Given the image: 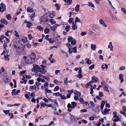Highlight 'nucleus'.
Wrapping results in <instances>:
<instances>
[{
	"label": "nucleus",
	"mask_w": 126,
	"mask_h": 126,
	"mask_svg": "<svg viewBox=\"0 0 126 126\" xmlns=\"http://www.w3.org/2000/svg\"><path fill=\"white\" fill-rule=\"evenodd\" d=\"M72 106V109H74L76 107V103L75 102H71Z\"/></svg>",
	"instance_id": "nucleus-14"
},
{
	"label": "nucleus",
	"mask_w": 126,
	"mask_h": 126,
	"mask_svg": "<svg viewBox=\"0 0 126 126\" xmlns=\"http://www.w3.org/2000/svg\"><path fill=\"white\" fill-rule=\"evenodd\" d=\"M10 56V55H6L4 56L5 58L6 61H9V58L8 57Z\"/></svg>",
	"instance_id": "nucleus-29"
},
{
	"label": "nucleus",
	"mask_w": 126,
	"mask_h": 126,
	"mask_svg": "<svg viewBox=\"0 0 126 126\" xmlns=\"http://www.w3.org/2000/svg\"><path fill=\"white\" fill-rule=\"evenodd\" d=\"M28 38L30 40H31L32 38V36L31 34H30L28 35Z\"/></svg>",
	"instance_id": "nucleus-64"
},
{
	"label": "nucleus",
	"mask_w": 126,
	"mask_h": 126,
	"mask_svg": "<svg viewBox=\"0 0 126 126\" xmlns=\"http://www.w3.org/2000/svg\"><path fill=\"white\" fill-rule=\"evenodd\" d=\"M32 23L29 22L27 24V27L28 28H30L31 27V26L32 25Z\"/></svg>",
	"instance_id": "nucleus-16"
},
{
	"label": "nucleus",
	"mask_w": 126,
	"mask_h": 126,
	"mask_svg": "<svg viewBox=\"0 0 126 126\" xmlns=\"http://www.w3.org/2000/svg\"><path fill=\"white\" fill-rule=\"evenodd\" d=\"M49 21L51 23V25H53L56 23V22L54 21V20L53 19H50Z\"/></svg>",
	"instance_id": "nucleus-19"
},
{
	"label": "nucleus",
	"mask_w": 126,
	"mask_h": 126,
	"mask_svg": "<svg viewBox=\"0 0 126 126\" xmlns=\"http://www.w3.org/2000/svg\"><path fill=\"white\" fill-rule=\"evenodd\" d=\"M71 121L72 122H74L75 121V118L73 116V115H71L70 117Z\"/></svg>",
	"instance_id": "nucleus-39"
},
{
	"label": "nucleus",
	"mask_w": 126,
	"mask_h": 126,
	"mask_svg": "<svg viewBox=\"0 0 126 126\" xmlns=\"http://www.w3.org/2000/svg\"><path fill=\"white\" fill-rule=\"evenodd\" d=\"M3 112L6 114H7L9 113V110H4L3 111Z\"/></svg>",
	"instance_id": "nucleus-53"
},
{
	"label": "nucleus",
	"mask_w": 126,
	"mask_h": 126,
	"mask_svg": "<svg viewBox=\"0 0 126 126\" xmlns=\"http://www.w3.org/2000/svg\"><path fill=\"white\" fill-rule=\"evenodd\" d=\"M33 68H35L37 70H39L40 67L38 65L33 64Z\"/></svg>",
	"instance_id": "nucleus-15"
},
{
	"label": "nucleus",
	"mask_w": 126,
	"mask_h": 126,
	"mask_svg": "<svg viewBox=\"0 0 126 126\" xmlns=\"http://www.w3.org/2000/svg\"><path fill=\"white\" fill-rule=\"evenodd\" d=\"M59 88L58 86H56L54 89V91H56L59 90Z\"/></svg>",
	"instance_id": "nucleus-46"
},
{
	"label": "nucleus",
	"mask_w": 126,
	"mask_h": 126,
	"mask_svg": "<svg viewBox=\"0 0 126 126\" xmlns=\"http://www.w3.org/2000/svg\"><path fill=\"white\" fill-rule=\"evenodd\" d=\"M29 82L30 84H32L34 83L33 80H29Z\"/></svg>",
	"instance_id": "nucleus-59"
},
{
	"label": "nucleus",
	"mask_w": 126,
	"mask_h": 126,
	"mask_svg": "<svg viewBox=\"0 0 126 126\" xmlns=\"http://www.w3.org/2000/svg\"><path fill=\"white\" fill-rule=\"evenodd\" d=\"M86 5H88L89 7H91L93 8L94 7V5L91 1L88 2V4H86Z\"/></svg>",
	"instance_id": "nucleus-10"
},
{
	"label": "nucleus",
	"mask_w": 126,
	"mask_h": 126,
	"mask_svg": "<svg viewBox=\"0 0 126 126\" xmlns=\"http://www.w3.org/2000/svg\"><path fill=\"white\" fill-rule=\"evenodd\" d=\"M102 69H104L105 68L107 69L108 68V65H107L105 64L104 65L102 64L101 67Z\"/></svg>",
	"instance_id": "nucleus-17"
},
{
	"label": "nucleus",
	"mask_w": 126,
	"mask_h": 126,
	"mask_svg": "<svg viewBox=\"0 0 126 126\" xmlns=\"http://www.w3.org/2000/svg\"><path fill=\"white\" fill-rule=\"evenodd\" d=\"M20 90H17L16 92L14 93V94L15 95H17L18 93H19L20 92Z\"/></svg>",
	"instance_id": "nucleus-61"
},
{
	"label": "nucleus",
	"mask_w": 126,
	"mask_h": 126,
	"mask_svg": "<svg viewBox=\"0 0 126 126\" xmlns=\"http://www.w3.org/2000/svg\"><path fill=\"white\" fill-rule=\"evenodd\" d=\"M53 95H55L56 96H60V95H61V94L58 92L57 93H54Z\"/></svg>",
	"instance_id": "nucleus-30"
},
{
	"label": "nucleus",
	"mask_w": 126,
	"mask_h": 126,
	"mask_svg": "<svg viewBox=\"0 0 126 126\" xmlns=\"http://www.w3.org/2000/svg\"><path fill=\"white\" fill-rule=\"evenodd\" d=\"M80 6L79 5H77L75 7V11L76 12L79 11V7Z\"/></svg>",
	"instance_id": "nucleus-38"
},
{
	"label": "nucleus",
	"mask_w": 126,
	"mask_h": 126,
	"mask_svg": "<svg viewBox=\"0 0 126 126\" xmlns=\"http://www.w3.org/2000/svg\"><path fill=\"white\" fill-rule=\"evenodd\" d=\"M125 69V67L124 66H122L119 68V70H123Z\"/></svg>",
	"instance_id": "nucleus-60"
},
{
	"label": "nucleus",
	"mask_w": 126,
	"mask_h": 126,
	"mask_svg": "<svg viewBox=\"0 0 126 126\" xmlns=\"http://www.w3.org/2000/svg\"><path fill=\"white\" fill-rule=\"evenodd\" d=\"M68 48L69 49V53L70 54L72 53L73 51V48L72 47V46L71 47H69Z\"/></svg>",
	"instance_id": "nucleus-21"
},
{
	"label": "nucleus",
	"mask_w": 126,
	"mask_h": 126,
	"mask_svg": "<svg viewBox=\"0 0 126 126\" xmlns=\"http://www.w3.org/2000/svg\"><path fill=\"white\" fill-rule=\"evenodd\" d=\"M39 72L40 73L42 74H45V73L47 72V71L46 70H45L44 68H40L39 69Z\"/></svg>",
	"instance_id": "nucleus-6"
},
{
	"label": "nucleus",
	"mask_w": 126,
	"mask_h": 126,
	"mask_svg": "<svg viewBox=\"0 0 126 126\" xmlns=\"http://www.w3.org/2000/svg\"><path fill=\"white\" fill-rule=\"evenodd\" d=\"M73 39V37L72 36H69L68 37V41L69 42H71Z\"/></svg>",
	"instance_id": "nucleus-36"
},
{
	"label": "nucleus",
	"mask_w": 126,
	"mask_h": 126,
	"mask_svg": "<svg viewBox=\"0 0 126 126\" xmlns=\"http://www.w3.org/2000/svg\"><path fill=\"white\" fill-rule=\"evenodd\" d=\"M47 40L51 44L53 43L54 42V41L53 40H52V39L50 38H48Z\"/></svg>",
	"instance_id": "nucleus-44"
},
{
	"label": "nucleus",
	"mask_w": 126,
	"mask_h": 126,
	"mask_svg": "<svg viewBox=\"0 0 126 126\" xmlns=\"http://www.w3.org/2000/svg\"><path fill=\"white\" fill-rule=\"evenodd\" d=\"M73 20V19L72 18H70L69 19L68 22L70 23H71L72 22Z\"/></svg>",
	"instance_id": "nucleus-45"
},
{
	"label": "nucleus",
	"mask_w": 126,
	"mask_h": 126,
	"mask_svg": "<svg viewBox=\"0 0 126 126\" xmlns=\"http://www.w3.org/2000/svg\"><path fill=\"white\" fill-rule=\"evenodd\" d=\"M0 22L2 24H5L7 25L8 23V22L6 20L3 18H2L0 20Z\"/></svg>",
	"instance_id": "nucleus-8"
},
{
	"label": "nucleus",
	"mask_w": 126,
	"mask_h": 126,
	"mask_svg": "<svg viewBox=\"0 0 126 126\" xmlns=\"http://www.w3.org/2000/svg\"><path fill=\"white\" fill-rule=\"evenodd\" d=\"M86 62L87 63L89 64H91L92 63L91 61L90 60H89V59H87V61H86Z\"/></svg>",
	"instance_id": "nucleus-51"
},
{
	"label": "nucleus",
	"mask_w": 126,
	"mask_h": 126,
	"mask_svg": "<svg viewBox=\"0 0 126 126\" xmlns=\"http://www.w3.org/2000/svg\"><path fill=\"white\" fill-rule=\"evenodd\" d=\"M101 112L103 114L105 115L108 113V111H107V109L105 108L104 109V111L102 110Z\"/></svg>",
	"instance_id": "nucleus-11"
},
{
	"label": "nucleus",
	"mask_w": 126,
	"mask_h": 126,
	"mask_svg": "<svg viewBox=\"0 0 126 126\" xmlns=\"http://www.w3.org/2000/svg\"><path fill=\"white\" fill-rule=\"evenodd\" d=\"M75 22L76 23L78 22H80V19H79L78 17H76L75 18Z\"/></svg>",
	"instance_id": "nucleus-32"
},
{
	"label": "nucleus",
	"mask_w": 126,
	"mask_h": 126,
	"mask_svg": "<svg viewBox=\"0 0 126 126\" xmlns=\"http://www.w3.org/2000/svg\"><path fill=\"white\" fill-rule=\"evenodd\" d=\"M89 34H91L93 36H95L96 35L95 33L91 30L89 31Z\"/></svg>",
	"instance_id": "nucleus-33"
},
{
	"label": "nucleus",
	"mask_w": 126,
	"mask_h": 126,
	"mask_svg": "<svg viewBox=\"0 0 126 126\" xmlns=\"http://www.w3.org/2000/svg\"><path fill=\"white\" fill-rule=\"evenodd\" d=\"M109 45L108 46V48H111L110 50H113V47L112 46V43L111 42H110L109 43Z\"/></svg>",
	"instance_id": "nucleus-12"
},
{
	"label": "nucleus",
	"mask_w": 126,
	"mask_h": 126,
	"mask_svg": "<svg viewBox=\"0 0 126 126\" xmlns=\"http://www.w3.org/2000/svg\"><path fill=\"white\" fill-rule=\"evenodd\" d=\"M3 82L5 84L8 83L10 81V80L8 78L4 77L3 78Z\"/></svg>",
	"instance_id": "nucleus-4"
},
{
	"label": "nucleus",
	"mask_w": 126,
	"mask_h": 126,
	"mask_svg": "<svg viewBox=\"0 0 126 126\" xmlns=\"http://www.w3.org/2000/svg\"><path fill=\"white\" fill-rule=\"evenodd\" d=\"M60 25H58L57 24H55L53 26H51L50 28L52 31H54L56 30L57 27L60 26Z\"/></svg>",
	"instance_id": "nucleus-3"
},
{
	"label": "nucleus",
	"mask_w": 126,
	"mask_h": 126,
	"mask_svg": "<svg viewBox=\"0 0 126 126\" xmlns=\"http://www.w3.org/2000/svg\"><path fill=\"white\" fill-rule=\"evenodd\" d=\"M92 27H94L95 29H100V27H99L98 26L94 25H93V26H92Z\"/></svg>",
	"instance_id": "nucleus-49"
},
{
	"label": "nucleus",
	"mask_w": 126,
	"mask_h": 126,
	"mask_svg": "<svg viewBox=\"0 0 126 126\" xmlns=\"http://www.w3.org/2000/svg\"><path fill=\"white\" fill-rule=\"evenodd\" d=\"M99 22L100 24L103 25L104 27H107V25L105 24L104 21L102 19H101L99 20Z\"/></svg>",
	"instance_id": "nucleus-7"
},
{
	"label": "nucleus",
	"mask_w": 126,
	"mask_h": 126,
	"mask_svg": "<svg viewBox=\"0 0 126 126\" xmlns=\"http://www.w3.org/2000/svg\"><path fill=\"white\" fill-rule=\"evenodd\" d=\"M60 96L61 98L62 99H66V97L64 95H62V94L61 95H60Z\"/></svg>",
	"instance_id": "nucleus-56"
},
{
	"label": "nucleus",
	"mask_w": 126,
	"mask_h": 126,
	"mask_svg": "<svg viewBox=\"0 0 126 126\" xmlns=\"http://www.w3.org/2000/svg\"><path fill=\"white\" fill-rule=\"evenodd\" d=\"M95 65L94 64H93L92 65H90L89 67V69L91 70H92L94 68Z\"/></svg>",
	"instance_id": "nucleus-47"
},
{
	"label": "nucleus",
	"mask_w": 126,
	"mask_h": 126,
	"mask_svg": "<svg viewBox=\"0 0 126 126\" xmlns=\"http://www.w3.org/2000/svg\"><path fill=\"white\" fill-rule=\"evenodd\" d=\"M34 93V92H33L31 93V97H35V95Z\"/></svg>",
	"instance_id": "nucleus-63"
},
{
	"label": "nucleus",
	"mask_w": 126,
	"mask_h": 126,
	"mask_svg": "<svg viewBox=\"0 0 126 126\" xmlns=\"http://www.w3.org/2000/svg\"><path fill=\"white\" fill-rule=\"evenodd\" d=\"M15 36L16 37H19V35L18 34V33L16 31H15Z\"/></svg>",
	"instance_id": "nucleus-57"
},
{
	"label": "nucleus",
	"mask_w": 126,
	"mask_h": 126,
	"mask_svg": "<svg viewBox=\"0 0 126 126\" xmlns=\"http://www.w3.org/2000/svg\"><path fill=\"white\" fill-rule=\"evenodd\" d=\"M44 32L45 34H47L49 32V30L48 28H46L44 30Z\"/></svg>",
	"instance_id": "nucleus-28"
},
{
	"label": "nucleus",
	"mask_w": 126,
	"mask_h": 126,
	"mask_svg": "<svg viewBox=\"0 0 126 126\" xmlns=\"http://www.w3.org/2000/svg\"><path fill=\"white\" fill-rule=\"evenodd\" d=\"M0 12H3L6 10V5L3 3H1L0 4Z\"/></svg>",
	"instance_id": "nucleus-2"
},
{
	"label": "nucleus",
	"mask_w": 126,
	"mask_h": 126,
	"mask_svg": "<svg viewBox=\"0 0 126 126\" xmlns=\"http://www.w3.org/2000/svg\"><path fill=\"white\" fill-rule=\"evenodd\" d=\"M102 103L101 104L100 107L101 108V110H102L103 108L104 105L105 104V103L104 102V101L103 100L102 101Z\"/></svg>",
	"instance_id": "nucleus-23"
},
{
	"label": "nucleus",
	"mask_w": 126,
	"mask_h": 126,
	"mask_svg": "<svg viewBox=\"0 0 126 126\" xmlns=\"http://www.w3.org/2000/svg\"><path fill=\"white\" fill-rule=\"evenodd\" d=\"M71 44L73 45H74L76 44V41L74 40H72L71 41Z\"/></svg>",
	"instance_id": "nucleus-50"
},
{
	"label": "nucleus",
	"mask_w": 126,
	"mask_h": 126,
	"mask_svg": "<svg viewBox=\"0 0 126 126\" xmlns=\"http://www.w3.org/2000/svg\"><path fill=\"white\" fill-rule=\"evenodd\" d=\"M45 23V20H43L42 19L40 20V24H43Z\"/></svg>",
	"instance_id": "nucleus-54"
},
{
	"label": "nucleus",
	"mask_w": 126,
	"mask_h": 126,
	"mask_svg": "<svg viewBox=\"0 0 126 126\" xmlns=\"http://www.w3.org/2000/svg\"><path fill=\"white\" fill-rule=\"evenodd\" d=\"M70 28V26L68 25H67L65 26V30L67 32H68L69 31V28Z\"/></svg>",
	"instance_id": "nucleus-18"
},
{
	"label": "nucleus",
	"mask_w": 126,
	"mask_h": 126,
	"mask_svg": "<svg viewBox=\"0 0 126 126\" xmlns=\"http://www.w3.org/2000/svg\"><path fill=\"white\" fill-rule=\"evenodd\" d=\"M73 52L74 53H76L77 52V47H74L73 48Z\"/></svg>",
	"instance_id": "nucleus-55"
},
{
	"label": "nucleus",
	"mask_w": 126,
	"mask_h": 126,
	"mask_svg": "<svg viewBox=\"0 0 126 126\" xmlns=\"http://www.w3.org/2000/svg\"><path fill=\"white\" fill-rule=\"evenodd\" d=\"M37 28L40 31H42L43 30V28L40 26H37Z\"/></svg>",
	"instance_id": "nucleus-34"
},
{
	"label": "nucleus",
	"mask_w": 126,
	"mask_h": 126,
	"mask_svg": "<svg viewBox=\"0 0 126 126\" xmlns=\"http://www.w3.org/2000/svg\"><path fill=\"white\" fill-rule=\"evenodd\" d=\"M27 10L29 12H32L33 11V8L30 7H28L27 9Z\"/></svg>",
	"instance_id": "nucleus-13"
},
{
	"label": "nucleus",
	"mask_w": 126,
	"mask_h": 126,
	"mask_svg": "<svg viewBox=\"0 0 126 126\" xmlns=\"http://www.w3.org/2000/svg\"><path fill=\"white\" fill-rule=\"evenodd\" d=\"M6 17L7 19L10 20L11 19V17L10 15L9 14H8L6 15Z\"/></svg>",
	"instance_id": "nucleus-37"
},
{
	"label": "nucleus",
	"mask_w": 126,
	"mask_h": 126,
	"mask_svg": "<svg viewBox=\"0 0 126 126\" xmlns=\"http://www.w3.org/2000/svg\"><path fill=\"white\" fill-rule=\"evenodd\" d=\"M79 101L82 104H84V101L83 98H79Z\"/></svg>",
	"instance_id": "nucleus-35"
},
{
	"label": "nucleus",
	"mask_w": 126,
	"mask_h": 126,
	"mask_svg": "<svg viewBox=\"0 0 126 126\" xmlns=\"http://www.w3.org/2000/svg\"><path fill=\"white\" fill-rule=\"evenodd\" d=\"M121 10L125 14H126V10L125 8H121Z\"/></svg>",
	"instance_id": "nucleus-43"
},
{
	"label": "nucleus",
	"mask_w": 126,
	"mask_h": 126,
	"mask_svg": "<svg viewBox=\"0 0 126 126\" xmlns=\"http://www.w3.org/2000/svg\"><path fill=\"white\" fill-rule=\"evenodd\" d=\"M5 36H4L3 35H1L0 36V40H3L4 38H5Z\"/></svg>",
	"instance_id": "nucleus-48"
},
{
	"label": "nucleus",
	"mask_w": 126,
	"mask_h": 126,
	"mask_svg": "<svg viewBox=\"0 0 126 126\" xmlns=\"http://www.w3.org/2000/svg\"><path fill=\"white\" fill-rule=\"evenodd\" d=\"M104 88L103 89L105 91H106L107 92H109V90L108 89V87L106 85H104Z\"/></svg>",
	"instance_id": "nucleus-26"
},
{
	"label": "nucleus",
	"mask_w": 126,
	"mask_h": 126,
	"mask_svg": "<svg viewBox=\"0 0 126 126\" xmlns=\"http://www.w3.org/2000/svg\"><path fill=\"white\" fill-rule=\"evenodd\" d=\"M55 15V13H52L50 14V18H53Z\"/></svg>",
	"instance_id": "nucleus-41"
},
{
	"label": "nucleus",
	"mask_w": 126,
	"mask_h": 126,
	"mask_svg": "<svg viewBox=\"0 0 126 126\" xmlns=\"http://www.w3.org/2000/svg\"><path fill=\"white\" fill-rule=\"evenodd\" d=\"M108 1L109 4H110L111 6L112 7L113 9H114L115 10V8L112 5L111 3V2L109 0H108Z\"/></svg>",
	"instance_id": "nucleus-62"
},
{
	"label": "nucleus",
	"mask_w": 126,
	"mask_h": 126,
	"mask_svg": "<svg viewBox=\"0 0 126 126\" xmlns=\"http://www.w3.org/2000/svg\"><path fill=\"white\" fill-rule=\"evenodd\" d=\"M119 79L121 80L120 82L121 83H122L124 81V79L123 77V75L122 74H121L119 75Z\"/></svg>",
	"instance_id": "nucleus-9"
},
{
	"label": "nucleus",
	"mask_w": 126,
	"mask_h": 126,
	"mask_svg": "<svg viewBox=\"0 0 126 126\" xmlns=\"http://www.w3.org/2000/svg\"><path fill=\"white\" fill-rule=\"evenodd\" d=\"M99 96L100 97H102L103 96V93L100 91L99 92Z\"/></svg>",
	"instance_id": "nucleus-52"
},
{
	"label": "nucleus",
	"mask_w": 126,
	"mask_h": 126,
	"mask_svg": "<svg viewBox=\"0 0 126 126\" xmlns=\"http://www.w3.org/2000/svg\"><path fill=\"white\" fill-rule=\"evenodd\" d=\"M26 72V71L24 70L20 72L19 73V75L21 76L22 74H25Z\"/></svg>",
	"instance_id": "nucleus-42"
},
{
	"label": "nucleus",
	"mask_w": 126,
	"mask_h": 126,
	"mask_svg": "<svg viewBox=\"0 0 126 126\" xmlns=\"http://www.w3.org/2000/svg\"><path fill=\"white\" fill-rule=\"evenodd\" d=\"M46 104L45 102H42L40 106V108L41 109L42 108H43L45 107V105L46 106Z\"/></svg>",
	"instance_id": "nucleus-25"
},
{
	"label": "nucleus",
	"mask_w": 126,
	"mask_h": 126,
	"mask_svg": "<svg viewBox=\"0 0 126 126\" xmlns=\"http://www.w3.org/2000/svg\"><path fill=\"white\" fill-rule=\"evenodd\" d=\"M72 0H67V3L68 5H71L72 4Z\"/></svg>",
	"instance_id": "nucleus-31"
},
{
	"label": "nucleus",
	"mask_w": 126,
	"mask_h": 126,
	"mask_svg": "<svg viewBox=\"0 0 126 126\" xmlns=\"http://www.w3.org/2000/svg\"><path fill=\"white\" fill-rule=\"evenodd\" d=\"M91 47L93 50H94L95 49L96 46L95 45L92 44L91 45Z\"/></svg>",
	"instance_id": "nucleus-20"
},
{
	"label": "nucleus",
	"mask_w": 126,
	"mask_h": 126,
	"mask_svg": "<svg viewBox=\"0 0 126 126\" xmlns=\"http://www.w3.org/2000/svg\"><path fill=\"white\" fill-rule=\"evenodd\" d=\"M92 80L93 82H97L98 81V78L95 77H93L92 78Z\"/></svg>",
	"instance_id": "nucleus-5"
},
{
	"label": "nucleus",
	"mask_w": 126,
	"mask_h": 126,
	"mask_svg": "<svg viewBox=\"0 0 126 126\" xmlns=\"http://www.w3.org/2000/svg\"><path fill=\"white\" fill-rule=\"evenodd\" d=\"M76 23H75V24L74 25H72V29L73 30H75L77 29V26L76 25Z\"/></svg>",
	"instance_id": "nucleus-22"
},
{
	"label": "nucleus",
	"mask_w": 126,
	"mask_h": 126,
	"mask_svg": "<svg viewBox=\"0 0 126 126\" xmlns=\"http://www.w3.org/2000/svg\"><path fill=\"white\" fill-rule=\"evenodd\" d=\"M30 88L31 90H34L35 91V90H36V86L35 85L34 86H30Z\"/></svg>",
	"instance_id": "nucleus-24"
},
{
	"label": "nucleus",
	"mask_w": 126,
	"mask_h": 126,
	"mask_svg": "<svg viewBox=\"0 0 126 126\" xmlns=\"http://www.w3.org/2000/svg\"><path fill=\"white\" fill-rule=\"evenodd\" d=\"M68 79L67 78H64V84L66 85L67 84V80Z\"/></svg>",
	"instance_id": "nucleus-40"
},
{
	"label": "nucleus",
	"mask_w": 126,
	"mask_h": 126,
	"mask_svg": "<svg viewBox=\"0 0 126 126\" xmlns=\"http://www.w3.org/2000/svg\"><path fill=\"white\" fill-rule=\"evenodd\" d=\"M10 31H9L7 30V32H5V35L7 36H9V34H8V33H10Z\"/></svg>",
	"instance_id": "nucleus-58"
},
{
	"label": "nucleus",
	"mask_w": 126,
	"mask_h": 126,
	"mask_svg": "<svg viewBox=\"0 0 126 126\" xmlns=\"http://www.w3.org/2000/svg\"><path fill=\"white\" fill-rule=\"evenodd\" d=\"M36 55L33 52H32L31 54L26 57V56L23 57L27 63L33 64L36 62Z\"/></svg>",
	"instance_id": "nucleus-1"
},
{
	"label": "nucleus",
	"mask_w": 126,
	"mask_h": 126,
	"mask_svg": "<svg viewBox=\"0 0 126 126\" xmlns=\"http://www.w3.org/2000/svg\"><path fill=\"white\" fill-rule=\"evenodd\" d=\"M110 16L111 17V18H112V20H115L117 18L116 17H114L113 16L112 14L111 13H110Z\"/></svg>",
	"instance_id": "nucleus-27"
}]
</instances>
